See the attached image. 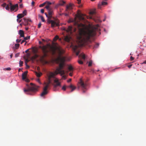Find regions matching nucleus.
<instances>
[{"label": "nucleus", "mask_w": 146, "mask_h": 146, "mask_svg": "<svg viewBox=\"0 0 146 146\" xmlns=\"http://www.w3.org/2000/svg\"><path fill=\"white\" fill-rule=\"evenodd\" d=\"M30 36H27L26 37H24V39L25 41V40H27L30 38Z\"/></svg>", "instance_id": "36"}, {"label": "nucleus", "mask_w": 146, "mask_h": 146, "mask_svg": "<svg viewBox=\"0 0 146 146\" xmlns=\"http://www.w3.org/2000/svg\"><path fill=\"white\" fill-rule=\"evenodd\" d=\"M134 59V58L132 56H131L130 58V60L131 61L133 60Z\"/></svg>", "instance_id": "47"}, {"label": "nucleus", "mask_w": 146, "mask_h": 146, "mask_svg": "<svg viewBox=\"0 0 146 146\" xmlns=\"http://www.w3.org/2000/svg\"><path fill=\"white\" fill-rule=\"evenodd\" d=\"M78 58L79 59L78 61V62L80 64H82L83 63V62L82 60L84 61L86 58V55H78Z\"/></svg>", "instance_id": "9"}, {"label": "nucleus", "mask_w": 146, "mask_h": 146, "mask_svg": "<svg viewBox=\"0 0 146 146\" xmlns=\"http://www.w3.org/2000/svg\"><path fill=\"white\" fill-rule=\"evenodd\" d=\"M72 73H70L69 74V75L70 76H72Z\"/></svg>", "instance_id": "59"}, {"label": "nucleus", "mask_w": 146, "mask_h": 146, "mask_svg": "<svg viewBox=\"0 0 146 146\" xmlns=\"http://www.w3.org/2000/svg\"><path fill=\"white\" fill-rule=\"evenodd\" d=\"M25 42V40L24 39L21 42V44H23V42Z\"/></svg>", "instance_id": "55"}, {"label": "nucleus", "mask_w": 146, "mask_h": 146, "mask_svg": "<svg viewBox=\"0 0 146 146\" xmlns=\"http://www.w3.org/2000/svg\"><path fill=\"white\" fill-rule=\"evenodd\" d=\"M26 89H24V91L27 94L33 95L36 92L38 91L39 86L32 83L30 84H27Z\"/></svg>", "instance_id": "4"}, {"label": "nucleus", "mask_w": 146, "mask_h": 146, "mask_svg": "<svg viewBox=\"0 0 146 146\" xmlns=\"http://www.w3.org/2000/svg\"><path fill=\"white\" fill-rule=\"evenodd\" d=\"M71 80H72L71 79V78L69 79L68 80V81H67V82H71Z\"/></svg>", "instance_id": "56"}, {"label": "nucleus", "mask_w": 146, "mask_h": 146, "mask_svg": "<svg viewBox=\"0 0 146 146\" xmlns=\"http://www.w3.org/2000/svg\"><path fill=\"white\" fill-rule=\"evenodd\" d=\"M23 62L20 60L19 62V66L20 67H21L23 66Z\"/></svg>", "instance_id": "33"}, {"label": "nucleus", "mask_w": 146, "mask_h": 146, "mask_svg": "<svg viewBox=\"0 0 146 146\" xmlns=\"http://www.w3.org/2000/svg\"><path fill=\"white\" fill-rule=\"evenodd\" d=\"M19 34L20 37H24V31L22 30H20L19 31Z\"/></svg>", "instance_id": "18"}, {"label": "nucleus", "mask_w": 146, "mask_h": 146, "mask_svg": "<svg viewBox=\"0 0 146 146\" xmlns=\"http://www.w3.org/2000/svg\"><path fill=\"white\" fill-rule=\"evenodd\" d=\"M17 22H18L19 23L21 22V20H20L18 18L17 19Z\"/></svg>", "instance_id": "50"}, {"label": "nucleus", "mask_w": 146, "mask_h": 146, "mask_svg": "<svg viewBox=\"0 0 146 146\" xmlns=\"http://www.w3.org/2000/svg\"><path fill=\"white\" fill-rule=\"evenodd\" d=\"M23 7V5L22 4H21L19 5L20 8H22Z\"/></svg>", "instance_id": "51"}, {"label": "nucleus", "mask_w": 146, "mask_h": 146, "mask_svg": "<svg viewBox=\"0 0 146 146\" xmlns=\"http://www.w3.org/2000/svg\"><path fill=\"white\" fill-rule=\"evenodd\" d=\"M11 68L10 67H8V68H4V70H11Z\"/></svg>", "instance_id": "35"}, {"label": "nucleus", "mask_w": 146, "mask_h": 146, "mask_svg": "<svg viewBox=\"0 0 146 146\" xmlns=\"http://www.w3.org/2000/svg\"><path fill=\"white\" fill-rule=\"evenodd\" d=\"M24 17V15H23L21 13L17 15V17L18 18L20 19Z\"/></svg>", "instance_id": "22"}, {"label": "nucleus", "mask_w": 146, "mask_h": 146, "mask_svg": "<svg viewBox=\"0 0 146 146\" xmlns=\"http://www.w3.org/2000/svg\"><path fill=\"white\" fill-rule=\"evenodd\" d=\"M46 3L47 4V5H48L49 6L52 3L51 2H46Z\"/></svg>", "instance_id": "46"}, {"label": "nucleus", "mask_w": 146, "mask_h": 146, "mask_svg": "<svg viewBox=\"0 0 146 146\" xmlns=\"http://www.w3.org/2000/svg\"><path fill=\"white\" fill-rule=\"evenodd\" d=\"M1 5L3 7H5L6 5V4L5 3H4L3 4Z\"/></svg>", "instance_id": "42"}, {"label": "nucleus", "mask_w": 146, "mask_h": 146, "mask_svg": "<svg viewBox=\"0 0 146 146\" xmlns=\"http://www.w3.org/2000/svg\"><path fill=\"white\" fill-rule=\"evenodd\" d=\"M41 23H40L38 25V28H40L41 27Z\"/></svg>", "instance_id": "41"}, {"label": "nucleus", "mask_w": 146, "mask_h": 146, "mask_svg": "<svg viewBox=\"0 0 146 146\" xmlns=\"http://www.w3.org/2000/svg\"><path fill=\"white\" fill-rule=\"evenodd\" d=\"M72 9V5L71 4H69L66 6V12L69 13V11L71 10Z\"/></svg>", "instance_id": "12"}, {"label": "nucleus", "mask_w": 146, "mask_h": 146, "mask_svg": "<svg viewBox=\"0 0 146 146\" xmlns=\"http://www.w3.org/2000/svg\"><path fill=\"white\" fill-rule=\"evenodd\" d=\"M37 69L38 70H40V68L39 67H38L37 68Z\"/></svg>", "instance_id": "62"}, {"label": "nucleus", "mask_w": 146, "mask_h": 146, "mask_svg": "<svg viewBox=\"0 0 146 146\" xmlns=\"http://www.w3.org/2000/svg\"><path fill=\"white\" fill-rule=\"evenodd\" d=\"M5 9L7 10H9L10 9V3L9 4H8L7 5H6L5 7Z\"/></svg>", "instance_id": "26"}, {"label": "nucleus", "mask_w": 146, "mask_h": 146, "mask_svg": "<svg viewBox=\"0 0 146 146\" xmlns=\"http://www.w3.org/2000/svg\"><path fill=\"white\" fill-rule=\"evenodd\" d=\"M37 81L38 82H39L40 83V80H39V79H38L37 80Z\"/></svg>", "instance_id": "61"}, {"label": "nucleus", "mask_w": 146, "mask_h": 146, "mask_svg": "<svg viewBox=\"0 0 146 146\" xmlns=\"http://www.w3.org/2000/svg\"><path fill=\"white\" fill-rule=\"evenodd\" d=\"M66 88H70L71 89V92H72L76 88V87L75 86H74L72 84H71L70 86H63L62 87V89L64 91H65L66 90Z\"/></svg>", "instance_id": "10"}, {"label": "nucleus", "mask_w": 146, "mask_h": 146, "mask_svg": "<svg viewBox=\"0 0 146 146\" xmlns=\"http://www.w3.org/2000/svg\"><path fill=\"white\" fill-rule=\"evenodd\" d=\"M90 13L91 14H94L95 13V11H92L90 12Z\"/></svg>", "instance_id": "49"}, {"label": "nucleus", "mask_w": 146, "mask_h": 146, "mask_svg": "<svg viewBox=\"0 0 146 146\" xmlns=\"http://www.w3.org/2000/svg\"><path fill=\"white\" fill-rule=\"evenodd\" d=\"M25 29L27 31L29 29V28L28 27H26L25 28Z\"/></svg>", "instance_id": "60"}, {"label": "nucleus", "mask_w": 146, "mask_h": 146, "mask_svg": "<svg viewBox=\"0 0 146 146\" xmlns=\"http://www.w3.org/2000/svg\"><path fill=\"white\" fill-rule=\"evenodd\" d=\"M38 16L41 19L42 22H45V20L44 18V17L40 15H39Z\"/></svg>", "instance_id": "25"}, {"label": "nucleus", "mask_w": 146, "mask_h": 146, "mask_svg": "<svg viewBox=\"0 0 146 146\" xmlns=\"http://www.w3.org/2000/svg\"><path fill=\"white\" fill-rule=\"evenodd\" d=\"M26 66L27 67V68H29V66L27 64H26Z\"/></svg>", "instance_id": "58"}, {"label": "nucleus", "mask_w": 146, "mask_h": 146, "mask_svg": "<svg viewBox=\"0 0 146 146\" xmlns=\"http://www.w3.org/2000/svg\"><path fill=\"white\" fill-rule=\"evenodd\" d=\"M99 44L98 43H97L94 46V48H98L99 46Z\"/></svg>", "instance_id": "38"}, {"label": "nucleus", "mask_w": 146, "mask_h": 146, "mask_svg": "<svg viewBox=\"0 0 146 146\" xmlns=\"http://www.w3.org/2000/svg\"><path fill=\"white\" fill-rule=\"evenodd\" d=\"M78 1V4H80L81 3V0H77Z\"/></svg>", "instance_id": "52"}, {"label": "nucleus", "mask_w": 146, "mask_h": 146, "mask_svg": "<svg viewBox=\"0 0 146 146\" xmlns=\"http://www.w3.org/2000/svg\"><path fill=\"white\" fill-rule=\"evenodd\" d=\"M63 74L62 75H61V76H62V78L64 79H65L66 78V76L65 75H64V74Z\"/></svg>", "instance_id": "40"}, {"label": "nucleus", "mask_w": 146, "mask_h": 146, "mask_svg": "<svg viewBox=\"0 0 146 146\" xmlns=\"http://www.w3.org/2000/svg\"><path fill=\"white\" fill-rule=\"evenodd\" d=\"M47 86H45L43 88V91L40 94V96H44L46 95L47 94L48 92L47 91Z\"/></svg>", "instance_id": "14"}, {"label": "nucleus", "mask_w": 146, "mask_h": 146, "mask_svg": "<svg viewBox=\"0 0 146 146\" xmlns=\"http://www.w3.org/2000/svg\"><path fill=\"white\" fill-rule=\"evenodd\" d=\"M65 2L64 1H62L59 4L56 5V7H57L59 5H63L65 4Z\"/></svg>", "instance_id": "21"}, {"label": "nucleus", "mask_w": 146, "mask_h": 146, "mask_svg": "<svg viewBox=\"0 0 146 146\" xmlns=\"http://www.w3.org/2000/svg\"><path fill=\"white\" fill-rule=\"evenodd\" d=\"M77 18L79 21L84 20V18L83 15L81 13L78 12L74 19H70L68 22H74V25L78 28L79 31V35L77 36V43L78 45H72L73 51L76 53V55H79L80 51L78 46H85L91 42L90 38L95 36L96 31H100L99 25L98 24L93 26L90 29L87 30H84L85 25L84 24L78 22Z\"/></svg>", "instance_id": "1"}, {"label": "nucleus", "mask_w": 146, "mask_h": 146, "mask_svg": "<svg viewBox=\"0 0 146 146\" xmlns=\"http://www.w3.org/2000/svg\"><path fill=\"white\" fill-rule=\"evenodd\" d=\"M21 39H17L16 40V42L17 43H19L21 42Z\"/></svg>", "instance_id": "44"}, {"label": "nucleus", "mask_w": 146, "mask_h": 146, "mask_svg": "<svg viewBox=\"0 0 146 146\" xmlns=\"http://www.w3.org/2000/svg\"><path fill=\"white\" fill-rule=\"evenodd\" d=\"M39 47L44 54L43 55H47L46 54L48 52L52 54V55L56 53L58 54V55H62L64 52V50L56 43L53 42L52 45L48 44L42 46H40Z\"/></svg>", "instance_id": "3"}, {"label": "nucleus", "mask_w": 146, "mask_h": 146, "mask_svg": "<svg viewBox=\"0 0 146 146\" xmlns=\"http://www.w3.org/2000/svg\"><path fill=\"white\" fill-rule=\"evenodd\" d=\"M19 46V44H16L15 45V49H17L18 48Z\"/></svg>", "instance_id": "27"}, {"label": "nucleus", "mask_w": 146, "mask_h": 146, "mask_svg": "<svg viewBox=\"0 0 146 146\" xmlns=\"http://www.w3.org/2000/svg\"><path fill=\"white\" fill-rule=\"evenodd\" d=\"M50 19H48H48L47 20V22L49 24H50V23L51 24L52 22V21H53L52 20H51Z\"/></svg>", "instance_id": "31"}, {"label": "nucleus", "mask_w": 146, "mask_h": 146, "mask_svg": "<svg viewBox=\"0 0 146 146\" xmlns=\"http://www.w3.org/2000/svg\"><path fill=\"white\" fill-rule=\"evenodd\" d=\"M44 10L43 9H41L40 12L41 13H44Z\"/></svg>", "instance_id": "45"}, {"label": "nucleus", "mask_w": 146, "mask_h": 146, "mask_svg": "<svg viewBox=\"0 0 146 146\" xmlns=\"http://www.w3.org/2000/svg\"><path fill=\"white\" fill-rule=\"evenodd\" d=\"M67 13H65L64 14L66 16H68V13L67 12Z\"/></svg>", "instance_id": "53"}, {"label": "nucleus", "mask_w": 146, "mask_h": 146, "mask_svg": "<svg viewBox=\"0 0 146 146\" xmlns=\"http://www.w3.org/2000/svg\"><path fill=\"white\" fill-rule=\"evenodd\" d=\"M38 49L35 47H33L31 48L27 49L25 51V52L27 53V55H31V54H35L34 55H37Z\"/></svg>", "instance_id": "5"}, {"label": "nucleus", "mask_w": 146, "mask_h": 146, "mask_svg": "<svg viewBox=\"0 0 146 146\" xmlns=\"http://www.w3.org/2000/svg\"><path fill=\"white\" fill-rule=\"evenodd\" d=\"M92 61L91 60L88 63V66H90L92 65Z\"/></svg>", "instance_id": "34"}, {"label": "nucleus", "mask_w": 146, "mask_h": 146, "mask_svg": "<svg viewBox=\"0 0 146 146\" xmlns=\"http://www.w3.org/2000/svg\"><path fill=\"white\" fill-rule=\"evenodd\" d=\"M46 3V2H44V3H43L42 4H40L39 6V7H43L45 4Z\"/></svg>", "instance_id": "37"}, {"label": "nucleus", "mask_w": 146, "mask_h": 146, "mask_svg": "<svg viewBox=\"0 0 146 146\" xmlns=\"http://www.w3.org/2000/svg\"><path fill=\"white\" fill-rule=\"evenodd\" d=\"M142 64H146V60H145V61H144L143 63Z\"/></svg>", "instance_id": "63"}, {"label": "nucleus", "mask_w": 146, "mask_h": 146, "mask_svg": "<svg viewBox=\"0 0 146 146\" xmlns=\"http://www.w3.org/2000/svg\"><path fill=\"white\" fill-rule=\"evenodd\" d=\"M58 56L56 57L52 58V61L53 62L59 64V67L56 68L54 73L50 72L49 73L48 76L49 79H50L52 78H54V76L58 74H60L61 75L64 74L65 73L63 68L65 66V62L70 61L72 58L71 56Z\"/></svg>", "instance_id": "2"}, {"label": "nucleus", "mask_w": 146, "mask_h": 146, "mask_svg": "<svg viewBox=\"0 0 146 146\" xmlns=\"http://www.w3.org/2000/svg\"><path fill=\"white\" fill-rule=\"evenodd\" d=\"M50 79H48V83H45V84H46V86H47V88H48V87L50 84L51 83V81H50Z\"/></svg>", "instance_id": "20"}, {"label": "nucleus", "mask_w": 146, "mask_h": 146, "mask_svg": "<svg viewBox=\"0 0 146 146\" xmlns=\"http://www.w3.org/2000/svg\"><path fill=\"white\" fill-rule=\"evenodd\" d=\"M74 69L72 67V66L71 65H70L68 67V69L69 70V71H71L73 70Z\"/></svg>", "instance_id": "23"}, {"label": "nucleus", "mask_w": 146, "mask_h": 146, "mask_svg": "<svg viewBox=\"0 0 146 146\" xmlns=\"http://www.w3.org/2000/svg\"><path fill=\"white\" fill-rule=\"evenodd\" d=\"M59 38V37L58 36L56 35L53 38V40L54 41H55L56 40Z\"/></svg>", "instance_id": "28"}, {"label": "nucleus", "mask_w": 146, "mask_h": 146, "mask_svg": "<svg viewBox=\"0 0 146 146\" xmlns=\"http://www.w3.org/2000/svg\"><path fill=\"white\" fill-rule=\"evenodd\" d=\"M27 73L28 72L27 71H26L25 72L22 74V78L23 80H25L26 79V77Z\"/></svg>", "instance_id": "17"}, {"label": "nucleus", "mask_w": 146, "mask_h": 146, "mask_svg": "<svg viewBox=\"0 0 146 146\" xmlns=\"http://www.w3.org/2000/svg\"><path fill=\"white\" fill-rule=\"evenodd\" d=\"M45 8H46L47 10V11L52 9L50 7L49 5H47L45 6Z\"/></svg>", "instance_id": "30"}, {"label": "nucleus", "mask_w": 146, "mask_h": 146, "mask_svg": "<svg viewBox=\"0 0 146 146\" xmlns=\"http://www.w3.org/2000/svg\"><path fill=\"white\" fill-rule=\"evenodd\" d=\"M54 86L55 87L60 86V83L59 82L58 80L56 78L54 80Z\"/></svg>", "instance_id": "13"}, {"label": "nucleus", "mask_w": 146, "mask_h": 146, "mask_svg": "<svg viewBox=\"0 0 146 146\" xmlns=\"http://www.w3.org/2000/svg\"><path fill=\"white\" fill-rule=\"evenodd\" d=\"M35 3V2L34 1H33L32 2L31 4L32 6L34 5Z\"/></svg>", "instance_id": "54"}, {"label": "nucleus", "mask_w": 146, "mask_h": 146, "mask_svg": "<svg viewBox=\"0 0 146 146\" xmlns=\"http://www.w3.org/2000/svg\"><path fill=\"white\" fill-rule=\"evenodd\" d=\"M64 30L71 34L73 32H75L76 31V29L75 28L73 29L72 26H70L67 29L64 28Z\"/></svg>", "instance_id": "7"}, {"label": "nucleus", "mask_w": 146, "mask_h": 146, "mask_svg": "<svg viewBox=\"0 0 146 146\" xmlns=\"http://www.w3.org/2000/svg\"><path fill=\"white\" fill-rule=\"evenodd\" d=\"M24 58L25 59V64H27V62H28L29 61V60L27 58H26L25 57H24Z\"/></svg>", "instance_id": "32"}, {"label": "nucleus", "mask_w": 146, "mask_h": 146, "mask_svg": "<svg viewBox=\"0 0 146 146\" xmlns=\"http://www.w3.org/2000/svg\"><path fill=\"white\" fill-rule=\"evenodd\" d=\"M70 37L69 36H65L64 40L67 42H69L70 39Z\"/></svg>", "instance_id": "19"}, {"label": "nucleus", "mask_w": 146, "mask_h": 146, "mask_svg": "<svg viewBox=\"0 0 146 146\" xmlns=\"http://www.w3.org/2000/svg\"><path fill=\"white\" fill-rule=\"evenodd\" d=\"M23 20L24 21V23L25 26H27L30 25L29 22H31V20L30 19H26L25 18H23Z\"/></svg>", "instance_id": "11"}, {"label": "nucleus", "mask_w": 146, "mask_h": 146, "mask_svg": "<svg viewBox=\"0 0 146 146\" xmlns=\"http://www.w3.org/2000/svg\"><path fill=\"white\" fill-rule=\"evenodd\" d=\"M132 66V64H130L128 66V67L129 68H130L131 66Z\"/></svg>", "instance_id": "57"}, {"label": "nucleus", "mask_w": 146, "mask_h": 146, "mask_svg": "<svg viewBox=\"0 0 146 146\" xmlns=\"http://www.w3.org/2000/svg\"><path fill=\"white\" fill-rule=\"evenodd\" d=\"M20 1V3H21L22 1L23 0H19Z\"/></svg>", "instance_id": "64"}, {"label": "nucleus", "mask_w": 146, "mask_h": 146, "mask_svg": "<svg viewBox=\"0 0 146 146\" xmlns=\"http://www.w3.org/2000/svg\"><path fill=\"white\" fill-rule=\"evenodd\" d=\"M23 15H24V17L27 14V11L26 10H25L23 12V13H21Z\"/></svg>", "instance_id": "29"}, {"label": "nucleus", "mask_w": 146, "mask_h": 146, "mask_svg": "<svg viewBox=\"0 0 146 146\" xmlns=\"http://www.w3.org/2000/svg\"><path fill=\"white\" fill-rule=\"evenodd\" d=\"M34 56L32 57L33 59H35L38 57V55H34Z\"/></svg>", "instance_id": "43"}, {"label": "nucleus", "mask_w": 146, "mask_h": 146, "mask_svg": "<svg viewBox=\"0 0 146 146\" xmlns=\"http://www.w3.org/2000/svg\"><path fill=\"white\" fill-rule=\"evenodd\" d=\"M45 15L46 16V17L48 18V19H50L48 17H49V16L48 15V14H47V13H45Z\"/></svg>", "instance_id": "48"}, {"label": "nucleus", "mask_w": 146, "mask_h": 146, "mask_svg": "<svg viewBox=\"0 0 146 146\" xmlns=\"http://www.w3.org/2000/svg\"><path fill=\"white\" fill-rule=\"evenodd\" d=\"M48 15L49 16V17H48L50 19H51L52 17V13H53L52 9L48 10Z\"/></svg>", "instance_id": "16"}, {"label": "nucleus", "mask_w": 146, "mask_h": 146, "mask_svg": "<svg viewBox=\"0 0 146 146\" xmlns=\"http://www.w3.org/2000/svg\"><path fill=\"white\" fill-rule=\"evenodd\" d=\"M59 26V23L58 22H56L54 21H52L51 23V26L52 27H54L55 26Z\"/></svg>", "instance_id": "15"}, {"label": "nucleus", "mask_w": 146, "mask_h": 146, "mask_svg": "<svg viewBox=\"0 0 146 146\" xmlns=\"http://www.w3.org/2000/svg\"><path fill=\"white\" fill-rule=\"evenodd\" d=\"M10 10L11 11H16L18 9V4L13 5L10 2Z\"/></svg>", "instance_id": "8"}, {"label": "nucleus", "mask_w": 146, "mask_h": 146, "mask_svg": "<svg viewBox=\"0 0 146 146\" xmlns=\"http://www.w3.org/2000/svg\"><path fill=\"white\" fill-rule=\"evenodd\" d=\"M35 74L38 77H40L42 74L41 72L38 73L37 72H35Z\"/></svg>", "instance_id": "24"}, {"label": "nucleus", "mask_w": 146, "mask_h": 146, "mask_svg": "<svg viewBox=\"0 0 146 146\" xmlns=\"http://www.w3.org/2000/svg\"><path fill=\"white\" fill-rule=\"evenodd\" d=\"M107 4V3L104 1H102V5H106Z\"/></svg>", "instance_id": "39"}, {"label": "nucleus", "mask_w": 146, "mask_h": 146, "mask_svg": "<svg viewBox=\"0 0 146 146\" xmlns=\"http://www.w3.org/2000/svg\"><path fill=\"white\" fill-rule=\"evenodd\" d=\"M79 83L80 85L82 88L83 93H85L86 90H87V84L86 83H84L83 81L80 80Z\"/></svg>", "instance_id": "6"}]
</instances>
